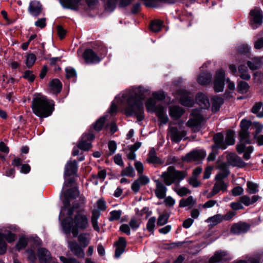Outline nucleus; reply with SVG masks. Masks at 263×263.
Masks as SVG:
<instances>
[{
  "label": "nucleus",
  "mask_w": 263,
  "mask_h": 263,
  "mask_svg": "<svg viewBox=\"0 0 263 263\" xmlns=\"http://www.w3.org/2000/svg\"><path fill=\"white\" fill-rule=\"evenodd\" d=\"M228 163L233 166L242 168L245 166L246 163L235 153H229L227 156Z\"/></svg>",
  "instance_id": "nucleus-12"
},
{
  "label": "nucleus",
  "mask_w": 263,
  "mask_h": 263,
  "mask_svg": "<svg viewBox=\"0 0 263 263\" xmlns=\"http://www.w3.org/2000/svg\"><path fill=\"white\" fill-rule=\"evenodd\" d=\"M68 245V248L75 256L80 258H83L84 257V250L77 242L69 241Z\"/></svg>",
  "instance_id": "nucleus-17"
},
{
  "label": "nucleus",
  "mask_w": 263,
  "mask_h": 263,
  "mask_svg": "<svg viewBox=\"0 0 263 263\" xmlns=\"http://www.w3.org/2000/svg\"><path fill=\"white\" fill-rule=\"evenodd\" d=\"M255 82L261 84L263 82V73L260 71H256L253 74Z\"/></svg>",
  "instance_id": "nucleus-59"
},
{
  "label": "nucleus",
  "mask_w": 263,
  "mask_h": 263,
  "mask_svg": "<svg viewBox=\"0 0 263 263\" xmlns=\"http://www.w3.org/2000/svg\"><path fill=\"white\" fill-rule=\"evenodd\" d=\"M232 258V255L227 251L220 250L215 252V262L228 261Z\"/></svg>",
  "instance_id": "nucleus-27"
},
{
  "label": "nucleus",
  "mask_w": 263,
  "mask_h": 263,
  "mask_svg": "<svg viewBox=\"0 0 263 263\" xmlns=\"http://www.w3.org/2000/svg\"><path fill=\"white\" fill-rule=\"evenodd\" d=\"M229 172L227 170H223L217 174L215 177V194L219 192H224L227 188V184L224 181L223 179L226 178L229 175Z\"/></svg>",
  "instance_id": "nucleus-8"
},
{
  "label": "nucleus",
  "mask_w": 263,
  "mask_h": 263,
  "mask_svg": "<svg viewBox=\"0 0 263 263\" xmlns=\"http://www.w3.org/2000/svg\"><path fill=\"white\" fill-rule=\"evenodd\" d=\"M156 218L155 217H151L147 223L146 228L149 231L153 232L155 226Z\"/></svg>",
  "instance_id": "nucleus-56"
},
{
  "label": "nucleus",
  "mask_w": 263,
  "mask_h": 263,
  "mask_svg": "<svg viewBox=\"0 0 263 263\" xmlns=\"http://www.w3.org/2000/svg\"><path fill=\"white\" fill-rule=\"evenodd\" d=\"M62 85L58 79H53L50 83L51 90L54 93L60 92L62 89Z\"/></svg>",
  "instance_id": "nucleus-34"
},
{
  "label": "nucleus",
  "mask_w": 263,
  "mask_h": 263,
  "mask_svg": "<svg viewBox=\"0 0 263 263\" xmlns=\"http://www.w3.org/2000/svg\"><path fill=\"white\" fill-rule=\"evenodd\" d=\"M36 59V56L33 53H29L27 54L25 60V63L26 66L28 68L32 67L35 63Z\"/></svg>",
  "instance_id": "nucleus-43"
},
{
  "label": "nucleus",
  "mask_w": 263,
  "mask_h": 263,
  "mask_svg": "<svg viewBox=\"0 0 263 263\" xmlns=\"http://www.w3.org/2000/svg\"><path fill=\"white\" fill-rule=\"evenodd\" d=\"M42 5L39 2L33 1L30 3L28 11L31 15L37 17L42 12Z\"/></svg>",
  "instance_id": "nucleus-22"
},
{
  "label": "nucleus",
  "mask_w": 263,
  "mask_h": 263,
  "mask_svg": "<svg viewBox=\"0 0 263 263\" xmlns=\"http://www.w3.org/2000/svg\"><path fill=\"white\" fill-rule=\"evenodd\" d=\"M239 137L240 141L236 145L237 152L239 154L244 152L243 158L246 160H248L250 159V154L253 151L252 146L246 147L245 145L246 144H250L251 143L248 130H240Z\"/></svg>",
  "instance_id": "nucleus-5"
},
{
  "label": "nucleus",
  "mask_w": 263,
  "mask_h": 263,
  "mask_svg": "<svg viewBox=\"0 0 263 263\" xmlns=\"http://www.w3.org/2000/svg\"><path fill=\"white\" fill-rule=\"evenodd\" d=\"M211 77V74L208 72L207 71L201 72L198 76L197 82L200 85H206L210 82Z\"/></svg>",
  "instance_id": "nucleus-32"
},
{
  "label": "nucleus",
  "mask_w": 263,
  "mask_h": 263,
  "mask_svg": "<svg viewBox=\"0 0 263 263\" xmlns=\"http://www.w3.org/2000/svg\"><path fill=\"white\" fill-rule=\"evenodd\" d=\"M140 224V220L135 218H133L130 219L129 222V226L134 231L136 230L139 227Z\"/></svg>",
  "instance_id": "nucleus-53"
},
{
  "label": "nucleus",
  "mask_w": 263,
  "mask_h": 263,
  "mask_svg": "<svg viewBox=\"0 0 263 263\" xmlns=\"http://www.w3.org/2000/svg\"><path fill=\"white\" fill-rule=\"evenodd\" d=\"M196 101L202 108H206L210 106V102L208 97L202 93L197 94Z\"/></svg>",
  "instance_id": "nucleus-29"
},
{
  "label": "nucleus",
  "mask_w": 263,
  "mask_h": 263,
  "mask_svg": "<svg viewBox=\"0 0 263 263\" xmlns=\"http://www.w3.org/2000/svg\"><path fill=\"white\" fill-rule=\"evenodd\" d=\"M37 256L41 263H50L51 260V254L45 248H40L38 249Z\"/></svg>",
  "instance_id": "nucleus-21"
},
{
  "label": "nucleus",
  "mask_w": 263,
  "mask_h": 263,
  "mask_svg": "<svg viewBox=\"0 0 263 263\" xmlns=\"http://www.w3.org/2000/svg\"><path fill=\"white\" fill-rule=\"evenodd\" d=\"M119 6L121 7H125L129 5L132 0H119ZM117 0H106L105 9L108 11H112L116 8Z\"/></svg>",
  "instance_id": "nucleus-18"
},
{
  "label": "nucleus",
  "mask_w": 263,
  "mask_h": 263,
  "mask_svg": "<svg viewBox=\"0 0 263 263\" xmlns=\"http://www.w3.org/2000/svg\"><path fill=\"white\" fill-rule=\"evenodd\" d=\"M162 25V22L161 21L155 20L151 23L150 25V28L153 32H158L161 30Z\"/></svg>",
  "instance_id": "nucleus-40"
},
{
  "label": "nucleus",
  "mask_w": 263,
  "mask_h": 263,
  "mask_svg": "<svg viewBox=\"0 0 263 263\" xmlns=\"http://www.w3.org/2000/svg\"><path fill=\"white\" fill-rule=\"evenodd\" d=\"M53 106L52 101L47 99L44 96L39 95L33 99L31 107L34 114L43 118L51 115L54 109Z\"/></svg>",
  "instance_id": "nucleus-3"
},
{
  "label": "nucleus",
  "mask_w": 263,
  "mask_h": 263,
  "mask_svg": "<svg viewBox=\"0 0 263 263\" xmlns=\"http://www.w3.org/2000/svg\"><path fill=\"white\" fill-rule=\"evenodd\" d=\"M187 176L186 171L177 170L174 166H170L160 176L165 185L170 186L173 183L178 185Z\"/></svg>",
  "instance_id": "nucleus-4"
},
{
  "label": "nucleus",
  "mask_w": 263,
  "mask_h": 263,
  "mask_svg": "<svg viewBox=\"0 0 263 263\" xmlns=\"http://www.w3.org/2000/svg\"><path fill=\"white\" fill-rule=\"evenodd\" d=\"M250 21L251 27L255 29L261 26L263 22V12L258 7L251 10L250 12Z\"/></svg>",
  "instance_id": "nucleus-7"
},
{
  "label": "nucleus",
  "mask_w": 263,
  "mask_h": 263,
  "mask_svg": "<svg viewBox=\"0 0 263 263\" xmlns=\"http://www.w3.org/2000/svg\"><path fill=\"white\" fill-rule=\"evenodd\" d=\"M238 69L239 77L241 79L245 80H249L250 79L251 76L248 73L247 67L245 65H240L239 66Z\"/></svg>",
  "instance_id": "nucleus-33"
},
{
  "label": "nucleus",
  "mask_w": 263,
  "mask_h": 263,
  "mask_svg": "<svg viewBox=\"0 0 263 263\" xmlns=\"http://www.w3.org/2000/svg\"><path fill=\"white\" fill-rule=\"evenodd\" d=\"M249 84L244 81H240L237 83L238 91L241 93H246L249 89Z\"/></svg>",
  "instance_id": "nucleus-39"
},
{
  "label": "nucleus",
  "mask_w": 263,
  "mask_h": 263,
  "mask_svg": "<svg viewBox=\"0 0 263 263\" xmlns=\"http://www.w3.org/2000/svg\"><path fill=\"white\" fill-rule=\"evenodd\" d=\"M78 171V164L76 160H69L65 165L64 177L76 174Z\"/></svg>",
  "instance_id": "nucleus-19"
},
{
  "label": "nucleus",
  "mask_w": 263,
  "mask_h": 263,
  "mask_svg": "<svg viewBox=\"0 0 263 263\" xmlns=\"http://www.w3.org/2000/svg\"><path fill=\"white\" fill-rule=\"evenodd\" d=\"M169 134L171 140L176 143L180 142L186 135L184 130H179L175 127L169 128Z\"/></svg>",
  "instance_id": "nucleus-13"
},
{
  "label": "nucleus",
  "mask_w": 263,
  "mask_h": 263,
  "mask_svg": "<svg viewBox=\"0 0 263 263\" xmlns=\"http://www.w3.org/2000/svg\"><path fill=\"white\" fill-rule=\"evenodd\" d=\"M169 215L168 214H163L160 215L157 220V225L162 226L165 224L168 220Z\"/></svg>",
  "instance_id": "nucleus-47"
},
{
  "label": "nucleus",
  "mask_w": 263,
  "mask_h": 263,
  "mask_svg": "<svg viewBox=\"0 0 263 263\" xmlns=\"http://www.w3.org/2000/svg\"><path fill=\"white\" fill-rule=\"evenodd\" d=\"M259 258L257 256L251 257L248 259V260H239L237 261H233L232 263H259Z\"/></svg>",
  "instance_id": "nucleus-54"
},
{
  "label": "nucleus",
  "mask_w": 263,
  "mask_h": 263,
  "mask_svg": "<svg viewBox=\"0 0 263 263\" xmlns=\"http://www.w3.org/2000/svg\"><path fill=\"white\" fill-rule=\"evenodd\" d=\"M78 146L80 149L84 151H87L90 148L91 144L90 142L81 138Z\"/></svg>",
  "instance_id": "nucleus-46"
},
{
  "label": "nucleus",
  "mask_w": 263,
  "mask_h": 263,
  "mask_svg": "<svg viewBox=\"0 0 263 263\" xmlns=\"http://www.w3.org/2000/svg\"><path fill=\"white\" fill-rule=\"evenodd\" d=\"M147 162L154 164H163V161L157 156L154 148H151L148 154Z\"/></svg>",
  "instance_id": "nucleus-28"
},
{
  "label": "nucleus",
  "mask_w": 263,
  "mask_h": 263,
  "mask_svg": "<svg viewBox=\"0 0 263 263\" xmlns=\"http://www.w3.org/2000/svg\"><path fill=\"white\" fill-rule=\"evenodd\" d=\"M7 249V245L4 241V235L0 233V255L4 254Z\"/></svg>",
  "instance_id": "nucleus-45"
},
{
  "label": "nucleus",
  "mask_w": 263,
  "mask_h": 263,
  "mask_svg": "<svg viewBox=\"0 0 263 263\" xmlns=\"http://www.w3.org/2000/svg\"><path fill=\"white\" fill-rule=\"evenodd\" d=\"M234 133L229 130L227 133L225 139L223 135L220 133L215 135V148L226 149L228 146L235 143Z\"/></svg>",
  "instance_id": "nucleus-6"
},
{
  "label": "nucleus",
  "mask_w": 263,
  "mask_h": 263,
  "mask_svg": "<svg viewBox=\"0 0 263 263\" xmlns=\"http://www.w3.org/2000/svg\"><path fill=\"white\" fill-rule=\"evenodd\" d=\"M106 176V172L105 170H102L98 173L97 175H93V179H99L100 182H103L105 179Z\"/></svg>",
  "instance_id": "nucleus-55"
},
{
  "label": "nucleus",
  "mask_w": 263,
  "mask_h": 263,
  "mask_svg": "<svg viewBox=\"0 0 263 263\" xmlns=\"http://www.w3.org/2000/svg\"><path fill=\"white\" fill-rule=\"evenodd\" d=\"M78 240L81 245L84 248L87 246L89 243V235L87 233L81 234L78 237Z\"/></svg>",
  "instance_id": "nucleus-37"
},
{
  "label": "nucleus",
  "mask_w": 263,
  "mask_h": 263,
  "mask_svg": "<svg viewBox=\"0 0 263 263\" xmlns=\"http://www.w3.org/2000/svg\"><path fill=\"white\" fill-rule=\"evenodd\" d=\"M108 146L109 151V155H113L115 153L117 149L116 143L114 141H111L108 143Z\"/></svg>",
  "instance_id": "nucleus-61"
},
{
  "label": "nucleus",
  "mask_w": 263,
  "mask_h": 263,
  "mask_svg": "<svg viewBox=\"0 0 263 263\" xmlns=\"http://www.w3.org/2000/svg\"><path fill=\"white\" fill-rule=\"evenodd\" d=\"M223 98L220 96H215V112L218 111L221 106L223 104Z\"/></svg>",
  "instance_id": "nucleus-51"
},
{
  "label": "nucleus",
  "mask_w": 263,
  "mask_h": 263,
  "mask_svg": "<svg viewBox=\"0 0 263 263\" xmlns=\"http://www.w3.org/2000/svg\"><path fill=\"white\" fill-rule=\"evenodd\" d=\"M183 113L184 110L179 106H172L170 108V115L174 119L179 118Z\"/></svg>",
  "instance_id": "nucleus-31"
},
{
  "label": "nucleus",
  "mask_w": 263,
  "mask_h": 263,
  "mask_svg": "<svg viewBox=\"0 0 263 263\" xmlns=\"http://www.w3.org/2000/svg\"><path fill=\"white\" fill-rule=\"evenodd\" d=\"M126 246V241L124 237H120L119 240L115 243L116 247L115 257L119 258L124 252Z\"/></svg>",
  "instance_id": "nucleus-24"
},
{
  "label": "nucleus",
  "mask_w": 263,
  "mask_h": 263,
  "mask_svg": "<svg viewBox=\"0 0 263 263\" xmlns=\"http://www.w3.org/2000/svg\"><path fill=\"white\" fill-rule=\"evenodd\" d=\"M122 176H126L130 177H133L135 175V173L134 168L131 166L129 165L125 168L122 170L121 172Z\"/></svg>",
  "instance_id": "nucleus-44"
},
{
  "label": "nucleus",
  "mask_w": 263,
  "mask_h": 263,
  "mask_svg": "<svg viewBox=\"0 0 263 263\" xmlns=\"http://www.w3.org/2000/svg\"><path fill=\"white\" fill-rule=\"evenodd\" d=\"M122 212L120 210H114L110 213V216L109 218L110 221L117 220L120 219L121 216Z\"/></svg>",
  "instance_id": "nucleus-49"
},
{
  "label": "nucleus",
  "mask_w": 263,
  "mask_h": 263,
  "mask_svg": "<svg viewBox=\"0 0 263 263\" xmlns=\"http://www.w3.org/2000/svg\"><path fill=\"white\" fill-rule=\"evenodd\" d=\"M196 203V200L193 196H190L186 198H182L179 201V207L185 208L189 207L192 208Z\"/></svg>",
  "instance_id": "nucleus-30"
},
{
  "label": "nucleus",
  "mask_w": 263,
  "mask_h": 263,
  "mask_svg": "<svg viewBox=\"0 0 263 263\" xmlns=\"http://www.w3.org/2000/svg\"><path fill=\"white\" fill-rule=\"evenodd\" d=\"M258 185L252 181L247 183L246 192L249 194H254L258 192Z\"/></svg>",
  "instance_id": "nucleus-36"
},
{
  "label": "nucleus",
  "mask_w": 263,
  "mask_h": 263,
  "mask_svg": "<svg viewBox=\"0 0 263 263\" xmlns=\"http://www.w3.org/2000/svg\"><path fill=\"white\" fill-rule=\"evenodd\" d=\"M105 117H102L98 119L93 125V128L96 131H100L105 123Z\"/></svg>",
  "instance_id": "nucleus-48"
},
{
  "label": "nucleus",
  "mask_w": 263,
  "mask_h": 263,
  "mask_svg": "<svg viewBox=\"0 0 263 263\" xmlns=\"http://www.w3.org/2000/svg\"><path fill=\"white\" fill-rule=\"evenodd\" d=\"M188 183L193 187H197L200 186L201 182L199 181L197 178L191 176L187 180Z\"/></svg>",
  "instance_id": "nucleus-60"
},
{
  "label": "nucleus",
  "mask_w": 263,
  "mask_h": 263,
  "mask_svg": "<svg viewBox=\"0 0 263 263\" xmlns=\"http://www.w3.org/2000/svg\"><path fill=\"white\" fill-rule=\"evenodd\" d=\"M247 65L251 70H254L261 65V61L259 58H254L251 61L247 62Z\"/></svg>",
  "instance_id": "nucleus-35"
},
{
  "label": "nucleus",
  "mask_w": 263,
  "mask_h": 263,
  "mask_svg": "<svg viewBox=\"0 0 263 263\" xmlns=\"http://www.w3.org/2000/svg\"><path fill=\"white\" fill-rule=\"evenodd\" d=\"M66 76L67 79L72 78L76 77L77 73L75 69L71 67H67L65 69Z\"/></svg>",
  "instance_id": "nucleus-58"
},
{
  "label": "nucleus",
  "mask_w": 263,
  "mask_h": 263,
  "mask_svg": "<svg viewBox=\"0 0 263 263\" xmlns=\"http://www.w3.org/2000/svg\"><path fill=\"white\" fill-rule=\"evenodd\" d=\"M83 57L87 64H95L101 61L100 57L91 49L85 50Z\"/></svg>",
  "instance_id": "nucleus-16"
},
{
  "label": "nucleus",
  "mask_w": 263,
  "mask_h": 263,
  "mask_svg": "<svg viewBox=\"0 0 263 263\" xmlns=\"http://www.w3.org/2000/svg\"><path fill=\"white\" fill-rule=\"evenodd\" d=\"M173 190L180 197L191 193V191L185 186L179 187L177 185L173 188Z\"/></svg>",
  "instance_id": "nucleus-38"
},
{
  "label": "nucleus",
  "mask_w": 263,
  "mask_h": 263,
  "mask_svg": "<svg viewBox=\"0 0 263 263\" xmlns=\"http://www.w3.org/2000/svg\"><path fill=\"white\" fill-rule=\"evenodd\" d=\"M201 119L200 116H196L190 119L186 123L188 127L194 132L199 131L201 128Z\"/></svg>",
  "instance_id": "nucleus-23"
},
{
  "label": "nucleus",
  "mask_w": 263,
  "mask_h": 263,
  "mask_svg": "<svg viewBox=\"0 0 263 263\" xmlns=\"http://www.w3.org/2000/svg\"><path fill=\"white\" fill-rule=\"evenodd\" d=\"M261 107H263V104L260 102H257L252 107L251 112L254 114H256V116L258 117V115L261 112L259 111V110H260Z\"/></svg>",
  "instance_id": "nucleus-52"
},
{
  "label": "nucleus",
  "mask_w": 263,
  "mask_h": 263,
  "mask_svg": "<svg viewBox=\"0 0 263 263\" xmlns=\"http://www.w3.org/2000/svg\"><path fill=\"white\" fill-rule=\"evenodd\" d=\"M250 229V225L245 222H239L233 224L231 231L234 234H241L247 232Z\"/></svg>",
  "instance_id": "nucleus-20"
},
{
  "label": "nucleus",
  "mask_w": 263,
  "mask_h": 263,
  "mask_svg": "<svg viewBox=\"0 0 263 263\" xmlns=\"http://www.w3.org/2000/svg\"><path fill=\"white\" fill-rule=\"evenodd\" d=\"M149 182V178L144 175H140L139 177L132 183L131 189L135 193L139 192L140 186Z\"/></svg>",
  "instance_id": "nucleus-15"
},
{
  "label": "nucleus",
  "mask_w": 263,
  "mask_h": 263,
  "mask_svg": "<svg viewBox=\"0 0 263 263\" xmlns=\"http://www.w3.org/2000/svg\"><path fill=\"white\" fill-rule=\"evenodd\" d=\"M81 0H62L63 6L67 9L78 10ZM87 5L92 8L98 3V0H86Z\"/></svg>",
  "instance_id": "nucleus-10"
},
{
  "label": "nucleus",
  "mask_w": 263,
  "mask_h": 263,
  "mask_svg": "<svg viewBox=\"0 0 263 263\" xmlns=\"http://www.w3.org/2000/svg\"><path fill=\"white\" fill-rule=\"evenodd\" d=\"M206 156L205 152L202 149H196L187 153L182 160L187 162H194L196 163H200Z\"/></svg>",
  "instance_id": "nucleus-9"
},
{
  "label": "nucleus",
  "mask_w": 263,
  "mask_h": 263,
  "mask_svg": "<svg viewBox=\"0 0 263 263\" xmlns=\"http://www.w3.org/2000/svg\"><path fill=\"white\" fill-rule=\"evenodd\" d=\"M149 94V89L143 86L133 87L123 94L126 100L125 113L127 116H136L138 121L142 120L144 116L142 100Z\"/></svg>",
  "instance_id": "nucleus-1"
},
{
  "label": "nucleus",
  "mask_w": 263,
  "mask_h": 263,
  "mask_svg": "<svg viewBox=\"0 0 263 263\" xmlns=\"http://www.w3.org/2000/svg\"><path fill=\"white\" fill-rule=\"evenodd\" d=\"M251 122L245 119L241 120L240 122L241 130H248Z\"/></svg>",
  "instance_id": "nucleus-63"
},
{
  "label": "nucleus",
  "mask_w": 263,
  "mask_h": 263,
  "mask_svg": "<svg viewBox=\"0 0 263 263\" xmlns=\"http://www.w3.org/2000/svg\"><path fill=\"white\" fill-rule=\"evenodd\" d=\"M180 103L182 105L191 107L193 104V96L186 91H181L180 93Z\"/></svg>",
  "instance_id": "nucleus-25"
},
{
  "label": "nucleus",
  "mask_w": 263,
  "mask_h": 263,
  "mask_svg": "<svg viewBox=\"0 0 263 263\" xmlns=\"http://www.w3.org/2000/svg\"><path fill=\"white\" fill-rule=\"evenodd\" d=\"M26 253L27 255V259L30 262L29 263L36 262V257L35 251L31 249H28L26 251Z\"/></svg>",
  "instance_id": "nucleus-41"
},
{
  "label": "nucleus",
  "mask_w": 263,
  "mask_h": 263,
  "mask_svg": "<svg viewBox=\"0 0 263 263\" xmlns=\"http://www.w3.org/2000/svg\"><path fill=\"white\" fill-rule=\"evenodd\" d=\"M156 188L155 189V194L156 196L159 199H164L166 195L167 189L166 186V185L159 180H155Z\"/></svg>",
  "instance_id": "nucleus-14"
},
{
  "label": "nucleus",
  "mask_w": 263,
  "mask_h": 263,
  "mask_svg": "<svg viewBox=\"0 0 263 263\" xmlns=\"http://www.w3.org/2000/svg\"><path fill=\"white\" fill-rule=\"evenodd\" d=\"M27 240L24 237H22L19 239L18 241L17 242L16 248V249L20 251V250L25 248L27 245Z\"/></svg>",
  "instance_id": "nucleus-50"
},
{
  "label": "nucleus",
  "mask_w": 263,
  "mask_h": 263,
  "mask_svg": "<svg viewBox=\"0 0 263 263\" xmlns=\"http://www.w3.org/2000/svg\"><path fill=\"white\" fill-rule=\"evenodd\" d=\"M163 202L165 205L167 206H173L176 203V200L171 196H168L166 197L163 199Z\"/></svg>",
  "instance_id": "nucleus-57"
},
{
  "label": "nucleus",
  "mask_w": 263,
  "mask_h": 263,
  "mask_svg": "<svg viewBox=\"0 0 263 263\" xmlns=\"http://www.w3.org/2000/svg\"><path fill=\"white\" fill-rule=\"evenodd\" d=\"M250 48L247 44H241L238 46V51L241 53H246L249 52Z\"/></svg>",
  "instance_id": "nucleus-62"
},
{
  "label": "nucleus",
  "mask_w": 263,
  "mask_h": 263,
  "mask_svg": "<svg viewBox=\"0 0 263 263\" xmlns=\"http://www.w3.org/2000/svg\"><path fill=\"white\" fill-rule=\"evenodd\" d=\"M156 114L161 124H165L168 121V118L166 114V108L162 105H158L156 109Z\"/></svg>",
  "instance_id": "nucleus-26"
},
{
  "label": "nucleus",
  "mask_w": 263,
  "mask_h": 263,
  "mask_svg": "<svg viewBox=\"0 0 263 263\" xmlns=\"http://www.w3.org/2000/svg\"><path fill=\"white\" fill-rule=\"evenodd\" d=\"M84 209H82L77 212L73 218L66 217L61 222L63 231L65 234L71 233L74 237L78 236L79 230H84L89 226L87 216L84 213Z\"/></svg>",
  "instance_id": "nucleus-2"
},
{
  "label": "nucleus",
  "mask_w": 263,
  "mask_h": 263,
  "mask_svg": "<svg viewBox=\"0 0 263 263\" xmlns=\"http://www.w3.org/2000/svg\"><path fill=\"white\" fill-rule=\"evenodd\" d=\"M156 104V102L155 99H148L145 103L146 109L148 111H154L156 112V109L157 108V107H155Z\"/></svg>",
  "instance_id": "nucleus-42"
},
{
  "label": "nucleus",
  "mask_w": 263,
  "mask_h": 263,
  "mask_svg": "<svg viewBox=\"0 0 263 263\" xmlns=\"http://www.w3.org/2000/svg\"><path fill=\"white\" fill-rule=\"evenodd\" d=\"M243 192V189L240 186H237L234 187L232 191V195L234 196H239L242 194Z\"/></svg>",
  "instance_id": "nucleus-64"
},
{
  "label": "nucleus",
  "mask_w": 263,
  "mask_h": 263,
  "mask_svg": "<svg viewBox=\"0 0 263 263\" xmlns=\"http://www.w3.org/2000/svg\"><path fill=\"white\" fill-rule=\"evenodd\" d=\"M224 81V71L222 69L217 70L215 77V92H221L223 90Z\"/></svg>",
  "instance_id": "nucleus-11"
}]
</instances>
